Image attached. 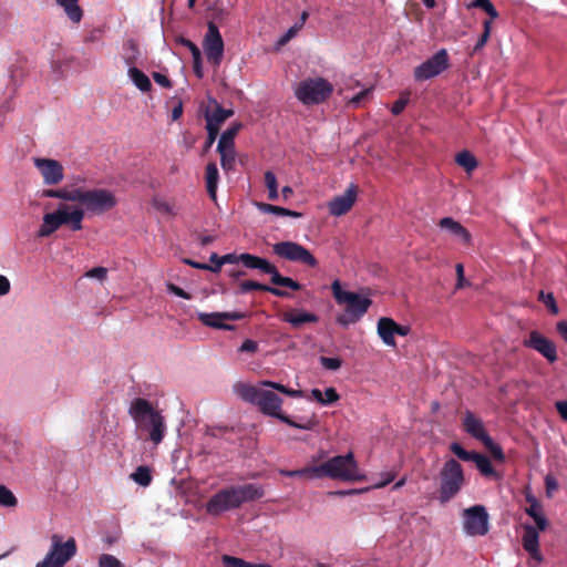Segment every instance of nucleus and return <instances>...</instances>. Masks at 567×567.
Masks as SVG:
<instances>
[{
    "label": "nucleus",
    "instance_id": "obj_1",
    "mask_svg": "<svg viewBox=\"0 0 567 567\" xmlns=\"http://www.w3.org/2000/svg\"><path fill=\"white\" fill-rule=\"evenodd\" d=\"M265 491L258 484L248 483L220 489L206 504V511L213 516L239 508L244 503L264 497Z\"/></svg>",
    "mask_w": 567,
    "mask_h": 567
},
{
    "label": "nucleus",
    "instance_id": "obj_2",
    "mask_svg": "<svg viewBox=\"0 0 567 567\" xmlns=\"http://www.w3.org/2000/svg\"><path fill=\"white\" fill-rule=\"evenodd\" d=\"M128 414L137 426L148 432L150 440L155 445L163 441L166 432L165 419L146 399H134L130 404Z\"/></svg>",
    "mask_w": 567,
    "mask_h": 567
},
{
    "label": "nucleus",
    "instance_id": "obj_3",
    "mask_svg": "<svg viewBox=\"0 0 567 567\" xmlns=\"http://www.w3.org/2000/svg\"><path fill=\"white\" fill-rule=\"evenodd\" d=\"M331 291L336 302L343 306V313L336 318L337 323L342 327H348L361 320L372 305L370 298L343 290L339 280L331 284Z\"/></svg>",
    "mask_w": 567,
    "mask_h": 567
},
{
    "label": "nucleus",
    "instance_id": "obj_4",
    "mask_svg": "<svg viewBox=\"0 0 567 567\" xmlns=\"http://www.w3.org/2000/svg\"><path fill=\"white\" fill-rule=\"evenodd\" d=\"M319 478L340 480L343 482H359L364 478L360 473L352 452L346 455L333 456L318 464Z\"/></svg>",
    "mask_w": 567,
    "mask_h": 567
},
{
    "label": "nucleus",
    "instance_id": "obj_5",
    "mask_svg": "<svg viewBox=\"0 0 567 567\" xmlns=\"http://www.w3.org/2000/svg\"><path fill=\"white\" fill-rule=\"evenodd\" d=\"M282 399L272 391L264 390L258 403L259 410L265 414L280 420L287 425L300 430H312L318 421L316 417L307 419L303 422H296L281 411Z\"/></svg>",
    "mask_w": 567,
    "mask_h": 567
},
{
    "label": "nucleus",
    "instance_id": "obj_6",
    "mask_svg": "<svg viewBox=\"0 0 567 567\" xmlns=\"http://www.w3.org/2000/svg\"><path fill=\"white\" fill-rule=\"evenodd\" d=\"M332 92V84L323 78L302 80L295 89L296 97L305 105L323 103Z\"/></svg>",
    "mask_w": 567,
    "mask_h": 567
},
{
    "label": "nucleus",
    "instance_id": "obj_7",
    "mask_svg": "<svg viewBox=\"0 0 567 567\" xmlns=\"http://www.w3.org/2000/svg\"><path fill=\"white\" fill-rule=\"evenodd\" d=\"M440 501L446 503L451 501L462 488L464 483V474L461 464L454 458L447 460L440 473Z\"/></svg>",
    "mask_w": 567,
    "mask_h": 567
},
{
    "label": "nucleus",
    "instance_id": "obj_8",
    "mask_svg": "<svg viewBox=\"0 0 567 567\" xmlns=\"http://www.w3.org/2000/svg\"><path fill=\"white\" fill-rule=\"evenodd\" d=\"M80 204H82L86 210L95 215H101L113 209L117 205V199L111 190L105 188L82 189Z\"/></svg>",
    "mask_w": 567,
    "mask_h": 567
},
{
    "label": "nucleus",
    "instance_id": "obj_9",
    "mask_svg": "<svg viewBox=\"0 0 567 567\" xmlns=\"http://www.w3.org/2000/svg\"><path fill=\"white\" fill-rule=\"evenodd\" d=\"M272 252L279 258L311 268L318 265V260L310 250L295 241H279L272 245Z\"/></svg>",
    "mask_w": 567,
    "mask_h": 567
},
{
    "label": "nucleus",
    "instance_id": "obj_10",
    "mask_svg": "<svg viewBox=\"0 0 567 567\" xmlns=\"http://www.w3.org/2000/svg\"><path fill=\"white\" fill-rule=\"evenodd\" d=\"M75 553L76 543L74 538H69L65 543H62L58 535H53L50 551L37 567H63Z\"/></svg>",
    "mask_w": 567,
    "mask_h": 567
},
{
    "label": "nucleus",
    "instance_id": "obj_11",
    "mask_svg": "<svg viewBox=\"0 0 567 567\" xmlns=\"http://www.w3.org/2000/svg\"><path fill=\"white\" fill-rule=\"evenodd\" d=\"M489 516L483 505H474L463 511V529L468 536H484L489 530Z\"/></svg>",
    "mask_w": 567,
    "mask_h": 567
},
{
    "label": "nucleus",
    "instance_id": "obj_12",
    "mask_svg": "<svg viewBox=\"0 0 567 567\" xmlns=\"http://www.w3.org/2000/svg\"><path fill=\"white\" fill-rule=\"evenodd\" d=\"M450 66V56L445 49L439 50L433 56L414 69L416 81H426L440 75Z\"/></svg>",
    "mask_w": 567,
    "mask_h": 567
},
{
    "label": "nucleus",
    "instance_id": "obj_13",
    "mask_svg": "<svg viewBox=\"0 0 567 567\" xmlns=\"http://www.w3.org/2000/svg\"><path fill=\"white\" fill-rule=\"evenodd\" d=\"M525 348L532 349L543 355L549 363L557 361V347L554 341L537 330H532L523 340Z\"/></svg>",
    "mask_w": 567,
    "mask_h": 567
},
{
    "label": "nucleus",
    "instance_id": "obj_14",
    "mask_svg": "<svg viewBox=\"0 0 567 567\" xmlns=\"http://www.w3.org/2000/svg\"><path fill=\"white\" fill-rule=\"evenodd\" d=\"M203 48L208 62L218 66L224 56V40L214 22L208 23V30L204 38Z\"/></svg>",
    "mask_w": 567,
    "mask_h": 567
},
{
    "label": "nucleus",
    "instance_id": "obj_15",
    "mask_svg": "<svg viewBox=\"0 0 567 567\" xmlns=\"http://www.w3.org/2000/svg\"><path fill=\"white\" fill-rule=\"evenodd\" d=\"M451 451L462 461H473L477 467V470L484 476H495L496 471L493 467L489 458L483 454L477 452H468L462 447V445L457 442H454L450 446Z\"/></svg>",
    "mask_w": 567,
    "mask_h": 567
},
{
    "label": "nucleus",
    "instance_id": "obj_16",
    "mask_svg": "<svg viewBox=\"0 0 567 567\" xmlns=\"http://www.w3.org/2000/svg\"><path fill=\"white\" fill-rule=\"evenodd\" d=\"M66 208H70L66 204H60L54 212L44 214L42 218V224L40 225L37 231V237H50L61 226L65 225Z\"/></svg>",
    "mask_w": 567,
    "mask_h": 567
},
{
    "label": "nucleus",
    "instance_id": "obj_17",
    "mask_svg": "<svg viewBox=\"0 0 567 567\" xmlns=\"http://www.w3.org/2000/svg\"><path fill=\"white\" fill-rule=\"evenodd\" d=\"M34 166L40 171L45 185H56L64 177L63 166L51 158H34Z\"/></svg>",
    "mask_w": 567,
    "mask_h": 567
},
{
    "label": "nucleus",
    "instance_id": "obj_18",
    "mask_svg": "<svg viewBox=\"0 0 567 567\" xmlns=\"http://www.w3.org/2000/svg\"><path fill=\"white\" fill-rule=\"evenodd\" d=\"M357 196L358 186L351 184L342 195L336 196L329 202V213L336 217L347 214L355 203Z\"/></svg>",
    "mask_w": 567,
    "mask_h": 567
},
{
    "label": "nucleus",
    "instance_id": "obj_19",
    "mask_svg": "<svg viewBox=\"0 0 567 567\" xmlns=\"http://www.w3.org/2000/svg\"><path fill=\"white\" fill-rule=\"evenodd\" d=\"M246 317L245 313L234 311V312H213V313H205L199 312L198 319L199 321L212 328L216 329H223V330H233L234 326L224 323V320H241Z\"/></svg>",
    "mask_w": 567,
    "mask_h": 567
},
{
    "label": "nucleus",
    "instance_id": "obj_20",
    "mask_svg": "<svg viewBox=\"0 0 567 567\" xmlns=\"http://www.w3.org/2000/svg\"><path fill=\"white\" fill-rule=\"evenodd\" d=\"M464 431L483 444L491 443V436L486 433L484 424L473 412L466 411L463 419Z\"/></svg>",
    "mask_w": 567,
    "mask_h": 567
},
{
    "label": "nucleus",
    "instance_id": "obj_21",
    "mask_svg": "<svg viewBox=\"0 0 567 567\" xmlns=\"http://www.w3.org/2000/svg\"><path fill=\"white\" fill-rule=\"evenodd\" d=\"M259 270L262 274L270 275V281H271V284H274L276 286L287 287V288H290L296 291H298L302 288V286L298 281L293 280L290 277L282 276L278 271L277 267L265 258L261 262Z\"/></svg>",
    "mask_w": 567,
    "mask_h": 567
},
{
    "label": "nucleus",
    "instance_id": "obj_22",
    "mask_svg": "<svg viewBox=\"0 0 567 567\" xmlns=\"http://www.w3.org/2000/svg\"><path fill=\"white\" fill-rule=\"evenodd\" d=\"M326 456V452L321 451L318 455L312 456L311 463L299 470H280V474L287 477H306L309 480L319 478L318 464Z\"/></svg>",
    "mask_w": 567,
    "mask_h": 567
},
{
    "label": "nucleus",
    "instance_id": "obj_23",
    "mask_svg": "<svg viewBox=\"0 0 567 567\" xmlns=\"http://www.w3.org/2000/svg\"><path fill=\"white\" fill-rule=\"evenodd\" d=\"M262 260H264V258L248 254V252H244V254H239V255L231 252V254H226V255L221 256L219 265L241 262L248 269H258L259 270Z\"/></svg>",
    "mask_w": 567,
    "mask_h": 567
},
{
    "label": "nucleus",
    "instance_id": "obj_24",
    "mask_svg": "<svg viewBox=\"0 0 567 567\" xmlns=\"http://www.w3.org/2000/svg\"><path fill=\"white\" fill-rule=\"evenodd\" d=\"M281 319L293 328H300L305 323H317L319 321L317 315L302 310L286 311L282 313Z\"/></svg>",
    "mask_w": 567,
    "mask_h": 567
},
{
    "label": "nucleus",
    "instance_id": "obj_25",
    "mask_svg": "<svg viewBox=\"0 0 567 567\" xmlns=\"http://www.w3.org/2000/svg\"><path fill=\"white\" fill-rule=\"evenodd\" d=\"M439 226L442 229L450 231L465 245H470L472 238L471 234L461 223L454 220L452 217L442 218L439 223Z\"/></svg>",
    "mask_w": 567,
    "mask_h": 567
},
{
    "label": "nucleus",
    "instance_id": "obj_26",
    "mask_svg": "<svg viewBox=\"0 0 567 567\" xmlns=\"http://www.w3.org/2000/svg\"><path fill=\"white\" fill-rule=\"evenodd\" d=\"M252 290L266 291V292H269L279 298H289L290 297V293L286 290H282V289H279L276 287H271V286H267L264 284H259L257 281L246 280V281L240 282L239 291L241 293H248Z\"/></svg>",
    "mask_w": 567,
    "mask_h": 567
},
{
    "label": "nucleus",
    "instance_id": "obj_27",
    "mask_svg": "<svg viewBox=\"0 0 567 567\" xmlns=\"http://www.w3.org/2000/svg\"><path fill=\"white\" fill-rule=\"evenodd\" d=\"M219 182V172L215 162H209L205 168V183L208 196L216 200L217 187Z\"/></svg>",
    "mask_w": 567,
    "mask_h": 567
},
{
    "label": "nucleus",
    "instance_id": "obj_28",
    "mask_svg": "<svg viewBox=\"0 0 567 567\" xmlns=\"http://www.w3.org/2000/svg\"><path fill=\"white\" fill-rule=\"evenodd\" d=\"M395 321L388 317H382L378 321V334L386 346H395Z\"/></svg>",
    "mask_w": 567,
    "mask_h": 567
},
{
    "label": "nucleus",
    "instance_id": "obj_29",
    "mask_svg": "<svg viewBox=\"0 0 567 567\" xmlns=\"http://www.w3.org/2000/svg\"><path fill=\"white\" fill-rule=\"evenodd\" d=\"M523 547L533 557H536V555H538L539 536L537 528H535L532 525L524 526Z\"/></svg>",
    "mask_w": 567,
    "mask_h": 567
},
{
    "label": "nucleus",
    "instance_id": "obj_30",
    "mask_svg": "<svg viewBox=\"0 0 567 567\" xmlns=\"http://www.w3.org/2000/svg\"><path fill=\"white\" fill-rule=\"evenodd\" d=\"M210 103L214 104L215 110L213 112L207 110L205 112V120L206 123H212L219 130L220 125L234 114V111L221 107L216 100H212Z\"/></svg>",
    "mask_w": 567,
    "mask_h": 567
},
{
    "label": "nucleus",
    "instance_id": "obj_31",
    "mask_svg": "<svg viewBox=\"0 0 567 567\" xmlns=\"http://www.w3.org/2000/svg\"><path fill=\"white\" fill-rule=\"evenodd\" d=\"M81 190L82 188H74V189H66V188H59V189H43L42 197L47 198H59L68 202H78L80 203L81 198Z\"/></svg>",
    "mask_w": 567,
    "mask_h": 567
},
{
    "label": "nucleus",
    "instance_id": "obj_32",
    "mask_svg": "<svg viewBox=\"0 0 567 567\" xmlns=\"http://www.w3.org/2000/svg\"><path fill=\"white\" fill-rule=\"evenodd\" d=\"M262 389L250 384L238 383L235 385V392L246 402L258 405Z\"/></svg>",
    "mask_w": 567,
    "mask_h": 567
},
{
    "label": "nucleus",
    "instance_id": "obj_33",
    "mask_svg": "<svg viewBox=\"0 0 567 567\" xmlns=\"http://www.w3.org/2000/svg\"><path fill=\"white\" fill-rule=\"evenodd\" d=\"M55 2L63 8L66 17L73 23H80L83 18V10L79 6V0H55Z\"/></svg>",
    "mask_w": 567,
    "mask_h": 567
},
{
    "label": "nucleus",
    "instance_id": "obj_34",
    "mask_svg": "<svg viewBox=\"0 0 567 567\" xmlns=\"http://www.w3.org/2000/svg\"><path fill=\"white\" fill-rule=\"evenodd\" d=\"M527 501L530 504L526 508V514L534 519L539 530H545L548 525V522L546 517L542 514L540 504L535 498H528Z\"/></svg>",
    "mask_w": 567,
    "mask_h": 567
},
{
    "label": "nucleus",
    "instance_id": "obj_35",
    "mask_svg": "<svg viewBox=\"0 0 567 567\" xmlns=\"http://www.w3.org/2000/svg\"><path fill=\"white\" fill-rule=\"evenodd\" d=\"M256 207L262 214H275L282 217H301V213L296 210H290L280 206L267 204V203H256Z\"/></svg>",
    "mask_w": 567,
    "mask_h": 567
},
{
    "label": "nucleus",
    "instance_id": "obj_36",
    "mask_svg": "<svg viewBox=\"0 0 567 567\" xmlns=\"http://www.w3.org/2000/svg\"><path fill=\"white\" fill-rule=\"evenodd\" d=\"M128 75L135 86L140 89L142 92H150L152 90V83L148 76L142 72L140 69L131 65L128 68Z\"/></svg>",
    "mask_w": 567,
    "mask_h": 567
},
{
    "label": "nucleus",
    "instance_id": "obj_37",
    "mask_svg": "<svg viewBox=\"0 0 567 567\" xmlns=\"http://www.w3.org/2000/svg\"><path fill=\"white\" fill-rule=\"evenodd\" d=\"M178 43H181L182 45H184L186 48H190V53H192V56H193V64H194V73L198 78H202L203 76V71H202V53H200L199 48L193 41H190V40H188L186 38H183V37H181L178 39Z\"/></svg>",
    "mask_w": 567,
    "mask_h": 567
},
{
    "label": "nucleus",
    "instance_id": "obj_38",
    "mask_svg": "<svg viewBox=\"0 0 567 567\" xmlns=\"http://www.w3.org/2000/svg\"><path fill=\"white\" fill-rule=\"evenodd\" d=\"M241 127V124H233L230 127H228L223 134L220 135V138L217 144V148H235V137L237 136L239 130Z\"/></svg>",
    "mask_w": 567,
    "mask_h": 567
},
{
    "label": "nucleus",
    "instance_id": "obj_39",
    "mask_svg": "<svg viewBox=\"0 0 567 567\" xmlns=\"http://www.w3.org/2000/svg\"><path fill=\"white\" fill-rule=\"evenodd\" d=\"M84 210L82 208H74L72 210H69V208L65 209V225H70L71 229L74 231L82 229V221L84 218Z\"/></svg>",
    "mask_w": 567,
    "mask_h": 567
},
{
    "label": "nucleus",
    "instance_id": "obj_40",
    "mask_svg": "<svg viewBox=\"0 0 567 567\" xmlns=\"http://www.w3.org/2000/svg\"><path fill=\"white\" fill-rule=\"evenodd\" d=\"M220 156V165L225 173H229L234 169L236 164V151L235 148H217Z\"/></svg>",
    "mask_w": 567,
    "mask_h": 567
},
{
    "label": "nucleus",
    "instance_id": "obj_41",
    "mask_svg": "<svg viewBox=\"0 0 567 567\" xmlns=\"http://www.w3.org/2000/svg\"><path fill=\"white\" fill-rule=\"evenodd\" d=\"M455 162L467 173H472L477 167L475 156L468 151L460 152L455 157Z\"/></svg>",
    "mask_w": 567,
    "mask_h": 567
},
{
    "label": "nucleus",
    "instance_id": "obj_42",
    "mask_svg": "<svg viewBox=\"0 0 567 567\" xmlns=\"http://www.w3.org/2000/svg\"><path fill=\"white\" fill-rule=\"evenodd\" d=\"M221 561L225 567H271V565L266 564V563L265 564L249 563L241 558L229 556V555H224L221 557Z\"/></svg>",
    "mask_w": 567,
    "mask_h": 567
},
{
    "label": "nucleus",
    "instance_id": "obj_43",
    "mask_svg": "<svg viewBox=\"0 0 567 567\" xmlns=\"http://www.w3.org/2000/svg\"><path fill=\"white\" fill-rule=\"evenodd\" d=\"M132 480L141 486H148L152 482L151 471L147 466H138L131 475Z\"/></svg>",
    "mask_w": 567,
    "mask_h": 567
},
{
    "label": "nucleus",
    "instance_id": "obj_44",
    "mask_svg": "<svg viewBox=\"0 0 567 567\" xmlns=\"http://www.w3.org/2000/svg\"><path fill=\"white\" fill-rule=\"evenodd\" d=\"M125 49V63L131 66L135 65L137 55H138V47L134 40H127L124 44Z\"/></svg>",
    "mask_w": 567,
    "mask_h": 567
},
{
    "label": "nucleus",
    "instance_id": "obj_45",
    "mask_svg": "<svg viewBox=\"0 0 567 567\" xmlns=\"http://www.w3.org/2000/svg\"><path fill=\"white\" fill-rule=\"evenodd\" d=\"M262 384L265 386H268V388H271V389H275L288 396H291V398H301L303 396V391L301 390H295V389H290V388H287L286 385L281 384V383H277V382H274V381H264Z\"/></svg>",
    "mask_w": 567,
    "mask_h": 567
},
{
    "label": "nucleus",
    "instance_id": "obj_46",
    "mask_svg": "<svg viewBox=\"0 0 567 567\" xmlns=\"http://www.w3.org/2000/svg\"><path fill=\"white\" fill-rule=\"evenodd\" d=\"M18 499L14 494L4 485H0V506L14 507Z\"/></svg>",
    "mask_w": 567,
    "mask_h": 567
},
{
    "label": "nucleus",
    "instance_id": "obj_47",
    "mask_svg": "<svg viewBox=\"0 0 567 567\" xmlns=\"http://www.w3.org/2000/svg\"><path fill=\"white\" fill-rule=\"evenodd\" d=\"M471 6L484 10L492 19L498 17V12L491 0H474Z\"/></svg>",
    "mask_w": 567,
    "mask_h": 567
},
{
    "label": "nucleus",
    "instance_id": "obj_48",
    "mask_svg": "<svg viewBox=\"0 0 567 567\" xmlns=\"http://www.w3.org/2000/svg\"><path fill=\"white\" fill-rule=\"evenodd\" d=\"M206 130H207V138L203 147V153L208 152V150L213 146L214 142L216 141L218 136V128L213 125L212 123H206Z\"/></svg>",
    "mask_w": 567,
    "mask_h": 567
},
{
    "label": "nucleus",
    "instance_id": "obj_49",
    "mask_svg": "<svg viewBox=\"0 0 567 567\" xmlns=\"http://www.w3.org/2000/svg\"><path fill=\"white\" fill-rule=\"evenodd\" d=\"M538 299L545 303V306L548 308L550 313H553V315L558 313V307L556 305L553 293H545L542 290V291H539Z\"/></svg>",
    "mask_w": 567,
    "mask_h": 567
},
{
    "label": "nucleus",
    "instance_id": "obj_50",
    "mask_svg": "<svg viewBox=\"0 0 567 567\" xmlns=\"http://www.w3.org/2000/svg\"><path fill=\"white\" fill-rule=\"evenodd\" d=\"M99 567H124V565L115 556L102 554L99 558Z\"/></svg>",
    "mask_w": 567,
    "mask_h": 567
},
{
    "label": "nucleus",
    "instance_id": "obj_51",
    "mask_svg": "<svg viewBox=\"0 0 567 567\" xmlns=\"http://www.w3.org/2000/svg\"><path fill=\"white\" fill-rule=\"evenodd\" d=\"M320 363L327 370H338L342 361L339 358L320 357Z\"/></svg>",
    "mask_w": 567,
    "mask_h": 567
},
{
    "label": "nucleus",
    "instance_id": "obj_52",
    "mask_svg": "<svg viewBox=\"0 0 567 567\" xmlns=\"http://www.w3.org/2000/svg\"><path fill=\"white\" fill-rule=\"evenodd\" d=\"M484 446L486 449H488V451L491 452V454L493 455V457L496 461H501V462L504 461L505 455H504V452H503L502 447L498 444H495L492 439H491V443L484 444Z\"/></svg>",
    "mask_w": 567,
    "mask_h": 567
},
{
    "label": "nucleus",
    "instance_id": "obj_53",
    "mask_svg": "<svg viewBox=\"0 0 567 567\" xmlns=\"http://www.w3.org/2000/svg\"><path fill=\"white\" fill-rule=\"evenodd\" d=\"M340 399L337 390L332 386L327 388L323 393V405H329L337 402Z\"/></svg>",
    "mask_w": 567,
    "mask_h": 567
},
{
    "label": "nucleus",
    "instance_id": "obj_54",
    "mask_svg": "<svg viewBox=\"0 0 567 567\" xmlns=\"http://www.w3.org/2000/svg\"><path fill=\"white\" fill-rule=\"evenodd\" d=\"M152 205H153V207H154L156 210H158V212H161V213H164V214H172V207H171V205H169L167 202H165V200H163V199H161V198H158V197H154V198L152 199Z\"/></svg>",
    "mask_w": 567,
    "mask_h": 567
},
{
    "label": "nucleus",
    "instance_id": "obj_55",
    "mask_svg": "<svg viewBox=\"0 0 567 567\" xmlns=\"http://www.w3.org/2000/svg\"><path fill=\"white\" fill-rule=\"evenodd\" d=\"M409 97L408 96H400L392 105L391 112L393 115H400L405 106L408 105Z\"/></svg>",
    "mask_w": 567,
    "mask_h": 567
},
{
    "label": "nucleus",
    "instance_id": "obj_56",
    "mask_svg": "<svg viewBox=\"0 0 567 567\" xmlns=\"http://www.w3.org/2000/svg\"><path fill=\"white\" fill-rule=\"evenodd\" d=\"M166 287H167V290L171 293H173V295H175V296H177L179 298H183V299H186V300L192 299L190 293H188L187 291H185L184 289H182L181 287H178V286H176V285H174L172 282H168Z\"/></svg>",
    "mask_w": 567,
    "mask_h": 567
},
{
    "label": "nucleus",
    "instance_id": "obj_57",
    "mask_svg": "<svg viewBox=\"0 0 567 567\" xmlns=\"http://www.w3.org/2000/svg\"><path fill=\"white\" fill-rule=\"evenodd\" d=\"M107 269L104 267H94L89 270L85 276L89 278H96L99 280H103L106 278Z\"/></svg>",
    "mask_w": 567,
    "mask_h": 567
},
{
    "label": "nucleus",
    "instance_id": "obj_58",
    "mask_svg": "<svg viewBox=\"0 0 567 567\" xmlns=\"http://www.w3.org/2000/svg\"><path fill=\"white\" fill-rule=\"evenodd\" d=\"M153 79L157 84H159L161 86H163L165 89H171L173 86L172 81L166 75H164L159 72H154Z\"/></svg>",
    "mask_w": 567,
    "mask_h": 567
},
{
    "label": "nucleus",
    "instance_id": "obj_59",
    "mask_svg": "<svg viewBox=\"0 0 567 567\" xmlns=\"http://www.w3.org/2000/svg\"><path fill=\"white\" fill-rule=\"evenodd\" d=\"M258 350V343L254 340L247 339L239 347L240 352L255 353Z\"/></svg>",
    "mask_w": 567,
    "mask_h": 567
},
{
    "label": "nucleus",
    "instance_id": "obj_60",
    "mask_svg": "<svg viewBox=\"0 0 567 567\" xmlns=\"http://www.w3.org/2000/svg\"><path fill=\"white\" fill-rule=\"evenodd\" d=\"M370 94V91L369 90H363L361 92H359L358 94H355L350 101H349V105H352L354 107H358L361 105V103L368 97V95Z\"/></svg>",
    "mask_w": 567,
    "mask_h": 567
},
{
    "label": "nucleus",
    "instance_id": "obj_61",
    "mask_svg": "<svg viewBox=\"0 0 567 567\" xmlns=\"http://www.w3.org/2000/svg\"><path fill=\"white\" fill-rule=\"evenodd\" d=\"M220 257L221 256H218L216 252H213L209 257V261L212 264L210 265V268H207L208 271H212V272H219L220 269H221V266L223 265H219V261H220Z\"/></svg>",
    "mask_w": 567,
    "mask_h": 567
},
{
    "label": "nucleus",
    "instance_id": "obj_62",
    "mask_svg": "<svg viewBox=\"0 0 567 567\" xmlns=\"http://www.w3.org/2000/svg\"><path fill=\"white\" fill-rule=\"evenodd\" d=\"M456 275H457V282H456V289L463 288L467 282L464 277V267L462 264H457L455 266Z\"/></svg>",
    "mask_w": 567,
    "mask_h": 567
},
{
    "label": "nucleus",
    "instance_id": "obj_63",
    "mask_svg": "<svg viewBox=\"0 0 567 567\" xmlns=\"http://www.w3.org/2000/svg\"><path fill=\"white\" fill-rule=\"evenodd\" d=\"M265 184L268 189L278 187L276 175L271 171L265 173Z\"/></svg>",
    "mask_w": 567,
    "mask_h": 567
},
{
    "label": "nucleus",
    "instance_id": "obj_64",
    "mask_svg": "<svg viewBox=\"0 0 567 567\" xmlns=\"http://www.w3.org/2000/svg\"><path fill=\"white\" fill-rule=\"evenodd\" d=\"M555 408L559 414V416L567 422V401H557L555 403Z\"/></svg>",
    "mask_w": 567,
    "mask_h": 567
}]
</instances>
